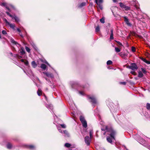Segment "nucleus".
Returning a JSON list of instances; mask_svg holds the SVG:
<instances>
[{"label":"nucleus","instance_id":"nucleus-60","mask_svg":"<svg viewBox=\"0 0 150 150\" xmlns=\"http://www.w3.org/2000/svg\"><path fill=\"white\" fill-rule=\"evenodd\" d=\"M45 98H46V96H45Z\"/></svg>","mask_w":150,"mask_h":150},{"label":"nucleus","instance_id":"nucleus-21","mask_svg":"<svg viewBox=\"0 0 150 150\" xmlns=\"http://www.w3.org/2000/svg\"><path fill=\"white\" fill-rule=\"evenodd\" d=\"M110 129H112L111 128H110L109 129H108V127H107V126H106L105 127V130H106V131L105 132L103 133V134L104 135H105V134H106V132H108V134H110V132H109V130Z\"/></svg>","mask_w":150,"mask_h":150},{"label":"nucleus","instance_id":"nucleus-58","mask_svg":"<svg viewBox=\"0 0 150 150\" xmlns=\"http://www.w3.org/2000/svg\"><path fill=\"white\" fill-rule=\"evenodd\" d=\"M30 72H31V74H32V71H30Z\"/></svg>","mask_w":150,"mask_h":150},{"label":"nucleus","instance_id":"nucleus-63","mask_svg":"<svg viewBox=\"0 0 150 150\" xmlns=\"http://www.w3.org/2000/svg\"><path fill=\"white\" fill-rule=\"evenodd\" d=\"M126 150H128V149H126Z\"/></svg>","mask_w":150,"mask_h":150},{"label":"nucleus","instance_id":"nucleus-46","mask_svg":"<svg viewBox=\"0 0 150 150\" xmlns=\"http://www.w3.org/2000/svg\"><path fill=\"white\" fill-rule=\"evenodd\" d=\"M121 46H122V43L119 41H116Z\"/></svg>","mask_w":150,"mask_h":150},{"label":"nucleus","instance_id":"nucleus-14","mask_svg":"<svg viewBox=\"0 0 150 150\" xmlns=\"http://www.w3.org/2000/svg\"><path fill=\"white\" fill-rule=\"evenodd\" d=\"M2 4L3 6L6 7V8L9 11V12L11 11V10H10V9L9 8V7H8V6H7V4L6 3H2Z\"/></svg>","mask_w":150,"mask_h":150},{"label":"nucleus","instance_id":"nucleus-19","mask_svg":"<svg viewBox=\"0 0 150 150\" xmlns=\"http://www.w3.org/2000/svg\"><path fill=\"white\" fill-rule=\"evenodd\" d=\"M86 3L85 2H83L81 4L79 5L78 7L79 8H81L82 7L86 5Z\"/></svg>","mask_w":150,"mask_h":150},{"label":"nucleus","instance_id":"nucleus-50","mask_svg":"<svg viewBox=\"0 0 150 150\" xmlns=\"http://www.w3.org/2000/svg\"><path fill=\"white\" fill-rule=\"evenodd\" d=\"M58 130L59 131V132L60 133H62V131L61 129H60L59 127L58 128Z\"/></svg>","mask_w":150,"mask_h":150},{"label":"nucleus","instance_id":"nucleus-52","mask_svg":"<svg viewBox=\"0 0 150 150\" xmlns=\"http://www.w3.org/2000/svg\"><path fill=\"white\" fill-rule=\"evenodd\" d=\"M19 35H20L22 37V38H23V35H22V34L21 33V32L20 33H19Z\"/></svg>","mask_w":150,"mask_h":150},{"label":"nucleus","instance_id":"nucleus-7","mask_svg":"<svg viewBox=\"0 0 150 150\" xmlns=\"http://www.w3.org/2000/svg\"><path fill=\"white\" fill-rule=\"evenodd\" d=\"M43 73L45 74L48 77L51 78H53L54 76L53 74L50 73L48 72H43Z\"/></svg>","mask_w":150,"mask_h":150},{"label":"nucleus","instance_id":"nucleus-15","mask_svg":"<svg viewBox=\"0 0 150 150\" xmlns=\"http://www.w3.org/2000/svg\"><path fill=\"white\" fill-rule=\"evenodd\" d=\"M31 64L32 67L34 68L36 67L37 65V64L34 61H33L32 62Z\"/></svg>","mask_w":150,"mask_h":150},{"label":"nucleus","instance_id":"nucleus-55","mask_svg":"<svg viewBox=\"0 0 150 150\" xmlns=\"http://www.w3.org/2000/svg\"><path fill=\"white\" fill-rule=\"evenodd\" d=\"M112 1L114 2L115 3L117 2V0H112Z\"/></svg>","mask_w":150,"mask_h":150},{"label":"nucleus","instance_id":"nucleus-2","mask_svg":"<svg viewBox=\"0 0 150 150\" xmlns=\"http://www.w3.org/2000/svg\"><path fill=\"white\" fill-rule=\"evenodd\" d=\"M120 5L122 8L124 9L126 11L130 10V8L128 6H126L124 5L122 3H120Z\"/></svg>","mask_w":150,"mask_h":150},{"label":"nucleus","instance_id":"nucleus-49","mask_svg":"<svg viewBox=\"0 0 150 150\" xmlns=\"http://www.w3.org/2000/svg\"><path fill=\"white\" fill-rule=\"evenodd\" d=\"M17 57L18 59H20L21 58H22V57L20 56H19L18 55H17Z\"/></svg>","mask_w":150,"mask_h":150},{"label":"nucleus","instance_id":"nucleus-38","mask_svg":"<svg viewBox=\"0 0 150 150\" xmlns=\"http://www.w3.org/2000/svg\"><path fill=\"white\" fill-rule=\"evenodd\" d=\"M132 51L133 52H135V48L134 47H132Z\"/></svg>","mask_w":150,"mask_h":150},{"label":"nucleus","instance_id":"nucleus-57","mask_svg":"<svg viewBox=\"0 0 150 150\" xmlns=\"http://www.w3.org/2000/svg\"><path fill=\"white\" fill-rule=\"evenodd\" d=\"M99 7H100V8L101 9H102V7L101 6H100Z\"/></svg>","mask_w":150,"mask_h":150},{"label":"nucleus","instance_id":"nucleus-28","mask_svg":"<svg viewBox=\"0 0 150 150\" xmlns=\"http://www.w3.org/2000/svg\"><path fill=\"white\" fill-rule=\"evenodd\" d=\"M7 147L8 149H10L12 147V145L10 143H8L7 145Z\"/></svg>","mask_w":150,"mask_h":150},{"label":"nucleus","instance_id":"nucleus-5","mask_svg":"<svg viewBox=\"0 0 150 150\" xmlns=\"http://www.w3.org/2000/svg\"><path fill=\"white\" fill-rule=\"evenodd\" d=\"M129 68L133 70H135L137 69L138 67L135 63H133L131 64Z\"/></svg>","mask_w":150,"mask_h":150},{"label":"nucleus","instance_id":"nucleus-32","mask_svg":"<svg viewBox=\"0 0 150 150\" xmlns=\"http://www.w3.org/2000/svg\"><path fill=\"white\" fill-rule=\"evenodd\" d=\"M112 63V62L111 60H108L107 62V65L111 64Z\"/></svg>","mask_w":150,"mask_h":150},{"label":"nucleus","instance_id":"nucleus-29","mask_svg":"<svg viewBox=\"0 0 150 150\" xmlns=\"http://www.w3.org/2000/svg\"><path fill=\"white\" fill-rule=\"evenodd\" d=\"M115 50L116 52H119L120 51V50L118 47H115Z\"/></svg>","mask_w":150,"mask_h":150},{"label":"nucleus","instance_id":"nucleus-27","mask_svg":"<svg viewBox=\"0 0 150 150\" xmlns=\"http://www.w3.org/2000/svg\"><path fill=\"white\" fill-rule=\"evenodd\" d=\"M64 146L67 147H69L71 146V144L69 143H66L64 144Z\"/></svg>","mask_w":150,"mask_h":150},{"label":"nucleus","instance_id":"nucleus-20","mask_svg":"<svg viewBox=\"0 0 150 150\" xmlns=\"http://www.w3.org/2000/svg\"><path fill=\"white\" fill-rule=\"evenodd\" d=\"M41 68L44 70H45L46 68V66L44 64H42L41 65Z\"/></svg>","mask_w":150,"mask_h":150},{"label":"nucleus","instance_id":"nucleus-9","mask_svg":"<svg viewBox=\"0 0 150 150\" xmlns=\"http://www.w3.org/2000/svg\"><path fill=\"white\" fill-rule=\"evenodd\" d=\"M137 1H136L135 0H133L131 2V4L133 6H135L136 8L137 9V8L136 6V4L137 3Z\"/></svg>","mask_w":150,"mask_h":150},{"label":"nucleus","instance_id":"nucleus-1","mask_svg":"<svg viewBox=\"0 0 150 150\" xmlns=\"http://www.w3.org/2000/svg\"><path fill=\"white\" fill-rule=\"evenodd\" d=\"M109 132H110V134H108L110 135V137H107V140L109 143L112 144V139H115L114 136L116 133V132L112 129H110Z\"/></svg>","mask_w":150,"mask_h":150},{"label":"nucleus","instance_id":"nucleus-30","mask_svg":"<svg viewBox=\"0 0 150 150\" xmlns=\"http://www.w3.org/2000/svg\"><path fill=\"white\" fill-rule=\"evenodd\" d=\"M146 107L147 109L150 110V103H147Z\"/></svg>","mask_w":150,"mask_h":150},{"label":"nucleus","instance_id":"nucleus-34","mask_svg":"<svg viewBox=\"0 0 150 150\" xmlns=\"http://www.w3.org/2000/svg\"><path fill=\"white\" fill-rule=\"evenodd\" d=\"M100 30L99 27L98 26H97L96 28V32H98Z\"/></svg>","mask_w":150,"mask_h":150},{"label":"nucleus","instance_id":"nucleus-33","mask_svg":"<svg viewBox=\"0 0 150 150\" xmlns=\"http://www.w3.org/2000/svg\"><path fill=\"white\" fill-rule=\"evenodd\" d=\"M25 49L27 52H30V50L29 47H25Z\"/></svg>","mask_w":150,"mask_h":150},{"label":"nucleus","instance_id":"nucleus-41","mask_svg":"<svg viewBox=\"0 0 150 150\" xmlns=\"http://www.w3.org/2000/svg\"><path fill=\"white\" fill-rule=\"evenodd\" d=\"M2 33L4 35H5L6 34V31L5 30H3L2 31Z\"/></svg>","mask_w":150,"mask_h":150},{"label":"nucleus","instance_id":"nucleus-8","mask_svg":"<svg viewBox=\"0 0 150 150\" xmlns=\"http://www.w3.org/2000/svg\"><path fill=\"white\" fill-rule=\"evenodd\" d=\"M88 97L89 99H91V102H92L93 103L96 104V100L94 97H91L90 96H88Z\"/></svg>","mask_w":150,"mask_h":150},{"label":"nucleus","instance_id":"nucleus-3","mask_svg":"<svg viewBox=\"0 0 150 150\" xmlns=\"http://www.w3.org/2000/svg\"><path fill=\"white\" fill-rule=\"evenodd\" d=\"M91 138L89 137L88 136H86L84 138L85 142L88 146H89L90 144V142L91 141Z\"/></svg>","mask_w":150,"mask_h":150},{"label":"nucleus","instance_id":"nucleus-31","mask_svg":"<svg viewBox=\"0 0 150 150\" xmlns=\"http://www.w3.org/2000/svg\"><path fill=\"white\" fill-rule=\"evenodd\" d=\"M100 22L102 23H105V19L103 18L100 19Z\"/></svg>","mask_w":150,"mask_h":150},{"label":"nucleus","instance_id":"nucleus-6","mask_svg":"<svg viewBox=\"0 0 150 150\" xmlns=\"http://www.w3.org/2000/svg\"><path fill=\"white\" fill-rule=\"evenodd\" d=\"M123 18L124 19V21L126 23L127 25L129 26H132V24L129 22V19L126 16H124Z\"/></svg>","mask_w":150,"mask_h":150},{"label":"nucleus","instance_id":"nucleus-51","mask_svg":"<svg viewBox=\"0 0 150 150\" xmlns=\"http://www.w3.org/2000/svg\"><path fill=\"white\" fill-rule=\"evenodd\" d=\"M17 30L20 33L21 32L20 30L18 28H17Z\"/></svg>","mask_w":150,"mask_h":150},{"label":"nucleus","instance_id":"nucleus-23","mask_svg":"<svg viewBox=\"0 0 150 150\" xmlns=\"http://www.w3.org/2000/svg\"><path fill=\"white\" fill-rule=\"evenodd\" d=\"M80 120L81 122L86 121L84 117L82 116H81L80 117Z\"/></svg>","mask_w":150,"mask_h":150},{"label":"nucleus","instance_id":"nucleus-61","mask_svg":"<svg viewBox=\"0 0 150 150\" xmlns=\"http://www.w3.org/2000/svg\"><path fill=\"white\" fill-rule=\"evenodd\" d=\"M45 79H46L47 80V79L46 78Z\"/></svg>","mask_w":150,"mask_h":150},{"label":"nucleus","instance_id":"nucleus-62","mask_svg":"<svg viewBox=\"0 0 150 150\" xmlns=\"http://www.w3.org/2000/svg\"><path fill=\"white\" fill-rule=\"evenodd\" d=\"M131 73L132 74V73H132V72H131Z\"/></svg>","mask_w":150,"mask_h":150},{"label":"nucleus","instance_id":"nucleus-18","mask_svg":"<svg viewBox=\"0 0 150 150\" xmlns=\"http://www.w3.org/2000/svg\"><path fill=\"white\" fill-rule=\"evenodd\" d=\"M37 94L39 96H40L42 94V91L40 88H39L37 92Z\"/></svg>","mask_w":150,"mask_h":150},{"label":"nucleus","instance_id":"nucleus-35","mask_svg":"<svg viewBox=\"0 0 150 150\" xmlns=\"http://www.w3.org/2000/svg\"><path fill=\"white\" fill-rule=\"evenodd\" d=\"M93 134V131L92 130H91L89 132V134H90V137L91 138L92 137V135Z\"/></svg>","mask_w":150,"mask_h":150},{"label":"nucleus","instance_id":"nucleus-26","mask_svg":"<svg viewBox=\"0 0 150 150\" xmlns=\"http://www.w3.org/2000/svg\"><path fill=\"white\" fill-rule=\"evenodd\" d=\"M63 132L65 134V136L69 137V134L67 131L66 130L64 131Z\"/></svg>","mask_w":150,"mask_h":150},{"label":"nucleus","instance_id":"nucleus-24","mask_svg":"<svg viewBox=\"0 0 150 150\" xmlns=\"http://www.w3.org/2000/svg\"><path fill=\"white\" fill-rule=\"evenodd\" d=\"M141 69L142 70V71L143 72V73L144 74H146V73H147V71L146 70L145 68H141Z\"/></svg>","mask_w":150,"mask_h":150},{"label":"nucleus","instance_id":"nucleus-59","mask_svg":"<svg viewBox=\"0 0 150 150\" xmlns=\"http://www.w3.org/2000/svg\"><path fill=\"white\" fill-rule=\"evenodd\" d=\"M11 55H12V53H11Z\"/></svg>","mask_w":150,"mask_h":150},{"label":"nucleus","instance_id":"nucleus-37","mask_svg":"<svg viewBox=\"0 0 150 150\" xmlns=\"http://www.w3.org/2000/svg\"><path fill=\"white\" fill-rule=\"evenodd\" d=\"M46 107L48 109H52V106L51 105H47Z\"/></svg>","mask_w":150,"mask_h":150},{"label":"nucleus","instance_id":"nucleus-44","mask_svg":"<svg viewBox=\"0 0 150 150\" xmlns=\"http://www.w3.org/2000/svg\"><path fill=\"white\" fill-rule=\"evenodd\" d=\"M4 21L8 25V24H9V22H8L7 21V20H6V19H4Z\"/></svg>","mask_w":150,"mask_h":150},{"label":"nucleus","instance_id":"nucleus-53","mask_svg":"<svg viewBox=\"0 0 150 150\" xmlns=\"http://www.w3.org/2000/svg\"><path fill=\"white\" fill-rule=\"evenodd\" d=\"M79 93L81 95H83V92H82L80 91L79 92Z\"/></svg>","mask_w":150,"mask_h":150},{"label":"nucleus","instance_id":"nucleus-22","mask_svg":"<svg viewBox=\"0 0 150 150\" xmlns=\"http://www.w3.org/2000/svg\"><path fill=\"white\" fill-rule=\"evenodd\" d=\"M10 27L11 28H12L14 29L15 27V25L14 24H12L11 23H9V24H8Z\"/></svg>","mask_w":150,"mask_h":150},{"label":"nucleus","instance_id":"nucleus-12","mask_svg":"<svg viewBox=\"0 0 150 150\" xmlns=\"http://www.w3.org/2000/svg\"><path fill=\"white\" fill-rule=\"evenodd\" d=\"M119 55L122 58H124L127 55L126 54L123 52H121L119 54Z\"/></svg>","mask_w":150,"mask_h":150},{"label":"nucleus","instance_id":"nucleus-11","mask_svg":"<svg viewBox=\"0 0 150 150\" xmlns=\"http://www.w3.org/2000/svg\"><path fill=\"white\" fill-rule=\"evenodd\" d=\"M11 42L13 44L16 45L17 46H20V45L16 42L13 39H11Z\"/></svg>","mask_w":150,"mask_h":150},{"label":"nucleus","instance_id":"nucleus-4","mask_svg":"<svg viewBox=\"0 0 150 150\" xmlns=\"http://www.w3.org/2000/svg\"><path fill=\"white\" fill-rule=\"evenodd\" d=\"M6 13L9 16L12 18V19H14L16 22H18L19 21V18L16 16L15 15L14 16H13L8 12H6Z\"/></svg>","mask_w":150,"mask_h":150},{"label":"nucleus","instance_id":"nucleus-10","mask_svg":"<svg viewBox=\"0 0 150 150\" xmlns=\"http://www.w3.org/2000/svg\"><path fill=\"white\" fill-rule=\"evenodd\" d=\"M20 52L21 53V55H24L25 53V51L23 47H21V49L20 50Z\"/></svg>","mask_w":150,"mask_h":150},{"label":"nucleus","instance_id":"nucleus-13","mask_svg":"<svg viewBox=\"0 0 150 150\" xmlns=\"http://www.w3.org/2000/svg\"><path fill=\"white\" fill-rule=\"evenodd\" d=\"M26 147L32 150L34 149H35V146L33 145H27Z\"/></svg>","mask_w":150,"mask_h":150},{"label":"nucleus","instance_id":"nucleus-54","mask_svg":"<svg viewBox=\"0 0 150 150\" xmlns=\"http://www.w3.org/2000/svg\"><path fill=\"white\" fill-rule=\"evenodd\" d=\"M21 62H24V59H21Z\"/></svg>","mask_w":150,"mask_h":150},{"label":"nucleus","instance_id":"nucleus-45","mask_svg":"<svg viewBox=\"0 0 150 150\" xmlns=\"http://www.w3.org/2000/svg\"><path fill=\"white\" fill-rule=\"evenodd\" d=\"M121 84H122L124 85H125L126 84V82H120Z\"/></svg>","mask_w":150,"mask_h":150},{"label":"nucleus","instance_id":"nucleus-40","mask_svg":"<svg viewBox=\"0 0 150 150\" xmlns=\"http://www.w3.org/2000/svg\"><path fill=\"white\" fill-rule=\"evenodd\" d=\"M113 34H110V38L111 40H113L114 38Z\"/></svg>","mask_w":150,"mask_h":150},{"label":"nucleus","instance_id":"nucleus-39","mask_svg":"<svg viewBox=\"0 0 150 150\" xmlns=\"http://www.w3.org/2000/svg\"><path fill=\"white\" fill-rule=\"evenodd\" d=\"M63 128H65L66 127V126L64 124H62L60 125Z\"/></svg>","mask_w":150,"mask_h":150},{"label":"nucleus","instance_id":"nucleus-16","mask_svg":"<svg viewBox=\"0 0 150 150\" xmlns=\"http://www.w3.org/2000/svg\"><path fill=\"white\" fill-rule=\"evenodd\" d=\"M81 123L83 127L86 128L87 127V123L86 120L84 122H82Z\"/></svg>","mask_w":150,"mask_h":150},{"label":"nucleus","instance_id":"nucleus-42","mask_svg":"<svg viewBox=\"0 0 150 150\" xmlns=\"http://www.w3.org/2000/svg\"><path fill=\"white\" fill-rule=\"evenodd\" d=\"M24 64L26 66H27L28 64V62L27 61L24 62Z\"/></svg>","mask_w":150,"mask_h":150},{"label":"nucleus","instance_id":"nucleus-47","mask_svg":"<svg viewBox=\"0 0 150 150\" xmlns=\"http://www.w3.org/2000/svg\"><path fill=\"white\" fill-rule=\"evenodd\" d=\"M9 6L11 8H13V9H14V7L12 5H9Z\"/></svg>","mask_w":150,"mask_h":150},{"label":"nucleus","instance_id":"nucleus-48","mask_svg":"<svg viewBox=\"0 0 150 150\" xmlns=\"http://www.w3.org/2000/svg\"><path fill=\"white\" fill-rule=\"evenodd\" d=\"M113 29H112L110 30V34H113Z\"/></svg>","mask_w":150,"mask_h":150},{"label":"nucleus","instance_id":"nucleus-36","mask_svg":"<svg viewBox=\"0 0 150 150\" xmlns=\"http://www.w3.org/2000/svg\"><path fill=\"white\" fill-rule=\"evenodd\" d=\"M144 61L148 64H150V61H148L145 59H144Z\"/></svg>","mask_w":150,"mask_h":150},{"label":"nucleus","instance_id":"nucleus-25","mask_svg":"<svg viewBox=\"0 0 150 150\" xmlns=\"http://www.w3.org/2000/svg\"><path fill=\"white\" fill-rule=\"evenodd\" d=\"M103 0H96V2L97 5L102 3Z\"/></svg>","mask_w":150,"mask_h":150},{"label":"nucleus","instance_id":"nucleus-43","mask_svg":"<svg viewBox=\"0 0 150 150\" xmlns=\"http://www.w3.org/2000/svg\"><path fill=\"white\" fill-rule=\"evenodd\" d=\"M44 62L46 64H47L50 67H51L50 64L47 62V61H45V62Z\"/></svg>","mask_w":150,"mask_h":150},{"label":"nucleus","instance_id":"nucleus-56","mask_svg":"<svg viewBox=\"0 0 150 150\" xmlns=\"http://www.w3.org/2000/svg\"><path fill=\"white\" fill-rule=\"evenodd\" d=\"M101 130H102V131H105V130H105V129H103V128L101 129Z\"/></svg>","mask_w":150,"mask_h":150},{"label":"nucleus","instance_id":"nucleus-17","mask_svg":"<svg viewBox=\"0 0 150 150\" xmlns=\"http://www.w3.org/2000/svg\"><path fill=\"white\" fill-rule=\"evenodd\" d=\"M138 77L139 78H142L143 76V74L141 71H139Z\"/></svg>","mask_w":150,"mask_h":150}]
</instances>
